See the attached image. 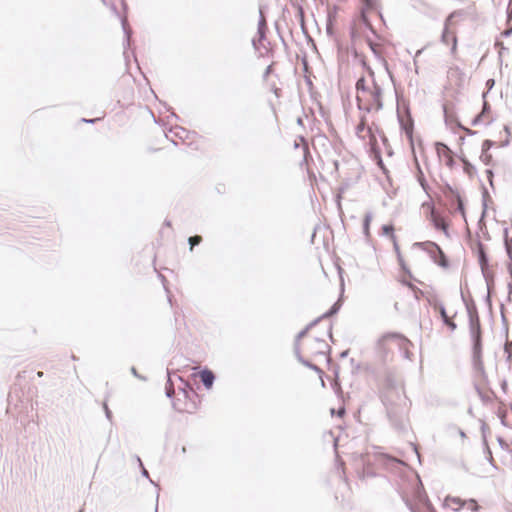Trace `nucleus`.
<instances>
[{
	"label": "nucleus",
	"mask_w": 512,
	"mask_h": 512,
	"mask_svg": "<svg viewBox=\"0 0 512 512\" xmlns=\"http://www.w3.org/2000/svg\"><path fill=\"white\" fill-rule=\"evenodd\" d=\"M462 301L465 304L469 320V333L472 342V366L482 381H487V374L482 360V328L477 306L472 298L466 299L464 293L461 292Z\"/></svg>",
	"instance_id": "f257e3e1"
},
{
	"label": "nucleus",
	"mask_w": 512,
	"mask_h": 512,
	"mask_svg": "<svg viewBox=\"0 0 512 512\" xmlns=\"http://www.w3.org/2000/svg\"><path fill=\"white\" fill-rule=\"evenodd\" d=\"M372 86V89L368 91L371 96V101L368 104L364 105L361 97L359 95L356 96L358 109L367 113L371 112L373 108L376 111H379L383 108V89L376 81H374Z\"/></svg>",
	"instance_id": "f03ea898"
},
{
	"label": "nucleus",
	"mask_w": 512,
	"mask_h": 512,
	"mask_svg": "<svg viewBox=\"0 0 512 512\" xmlns=\"http://www.w3.org/2000/svg\"><path fill=\"white\" fill-rule=\"evenodd\" d=\"M386 411L393 428L399 433L407 432L408 424L402 409L396 405H390L386 407Z\"/></svg>",
	"instance_id": "7ed1b4c3"
},
{
	"label": "nucleus",
	"mask_w": 512,
	"mask_h": 512,
	"mask_svg": "<svg viewBox=\"0 0 512 512\" xmlns=\"http://www.w3.org/2000/svg\"><path fill=\"white\" fill-rule=\"evenodd\" d=\"M417 246L429 245L431 247L428 253L435 264L442 268H448L450 263L449 259L441 249V247L434 242L416 243Z\"/></svg>",
	"instance_id": "20e7f679"
},
{
	"label": "nucleus",
	"mask_w": 512,
	"mask_h": 512,
	"mask_svg": "<svg viewBox=\"0 0 512 512\" xmlns=\"http://www.w3.org/2000/svg\"><path fill=\"white\" fill-rule=\"evenodd\" d=\"M390 339H397L400 341L399 345L402 347L404 345L410 344V341L403 335L396 333V332H390L384 334L381 338L378 339L376 344V349L378 353L381 355L383 360L386 359L387 350L385 347L386 341Z\"/></svg>",
	"instance_id": "39448f33"
},
{
	"label": "nucleus",
	"mask_w": 512,
	"mask_h": 512,
	"mask_svg": "<svg viewBox=\"0 0 512 512\" xmlns=\"http://www.w3.org/2000/svg\"><path fill=\"white\" fill-rule=\"evenodd\" d=\"M446 197L450 200L451 205L455 207V210L464 214L465 213V205L461 198L460 193L447 185Z\"/></svg>",
	"instance_id": "423d86ee"
},
{
	"label": "nucleus",
	"mask_w": 512,
	"mask_h": 512,
	"mask_svg": "<svg viewBox=\"0 0 512 512\" xmlns=\"http://www.w3.org/2000/svg\"><path fill=\"white\" fill-rule=\"evenodd\" d=\"M267 29L268 28H267V24H266L265 19L263 18V16H260V19L258 21V26H257L258 38L257 39L253 38L252 41H251L252 47L256 51L259 50L261 43L266 40Z\"/></svg>",
	"instance_id": "0eeeda50"
},
{
	"label": "nucleus",
	"mask_w": 512,
	"mask_h": 512,
	"mask_svg": "<svg viewBox=\"0 0 512 512\" xmlns=\"http://www.w3.org/2000/svg\"><path fill=\"white\" fill-rule=\"evenodd\" d=\"M430 221L435 229L442 230L448 236V224L443 216L435 210L430 213Z\"/></svg>",
	"instance_id": "6e6552de"
},
{
	"label": "nucleus",
	"mask_w": 512,
	"mask_h": 512,
	"mask_svg": "<svg viewBox=\"0 0 512 512\" xmlns=\"http://www.w3.org/2000/svg\"><path fill=\"white\" fill-rule=\"evenodd\" d=\"M199 377L203 386L208 390L212 388L216 379L214 372L207 367L200 371Z\"/></svg>",
	"instance_id": "1a4fd4ad"
},
{
	"label": "nucleus",
	"mask_w": 512,
	"mask_h": 512,
	"mask_svg": "<svg viewBox=\"0 0 512 512\" xmlns=\"http://www.w3.org/2000/svg\"><path fill=\"white\" fill-rule=\"evenodd\" d=\"M121 25H122V30H123V33H124V42H123V47H124V56L127 57L126 55V49L130 48L131 46V37H132V29L131 27L129 26L127 20L125 18H122L121 19Z\"/></svg>",
	"instance_id": "9d476101"
},
{
	"label": "nucleus",
	"mask_w": 512,
	"mask_h": 512,
	"mask_svg": "<svg viewBox=\"0 0 512 512\" xmlns=\"http://www.w3.org/2000/svg\"><path fill=\"white\" fill-rule=\"evenodd\" d=\"M435 308L438 309L443 324L451 331L456 330L457 324L448 317L445 306L442 303H438L435 305Z\"/></svg>",
	"instance_id": "9b49d317"
},
{
	"label": "nucleus",
	"mask_w": 512,
	"mask_h": 512,
	"mask_svg": "<svg viewBox=\"0 0 512 512\" xmlns=\"http://www.w3.org/2000/svg\"><path fill=\"white\" fill-rule=\"evenodd\" d=\"M399 107L397 108V115H398V120H399V123H400V126H401V129L405 132L406 136L410 139H412V134H413V120L411 119V117L409 116L407 120H404L402 118V116L400 115V112H399Z\"/></svg>",
	"instance_id": "f8f14e48"
},
{
	"label": "nucleus",
	"mask_w": 512,
	"mask_h": 512,
	"mask_svg": "<svg viewBox=\"0 0 512 512\" xmlns=\"http://www.w3.org/2000/svg\"><path fill=\"white\" fill-rule=\"evenodd\" d=\"M360 2L362 5L360 12H364V13L368 14L369 11L377 10L381 20L384 21L382 12L380 10H378L379 5H378L377 0H360Z\"/></svg>",
	"instance_id": "ddd939ff"
},
{
	"label": "nucleus",
	"mask_w": 512,
	"mask_h": 512,
	"mask_svg": "<svg viewBox=\"0 0 512 512\" xmlns=\"http://www.w3.org/2000/svg\"><path fill=\"white\" fill-rule=\"evenodd\" d=\"M176 374L175 372H172L169 368L167 369V382L165 384V395L166 397L172 399L175 395V388H174V379Z\"/></svg>",
	"instance_id": "4468645a"
},
{
	"label": "nucleus",
	"mask_w": 512,
	"mask_h": 512,
	"mask_svg": "<svg viewBox=\"0 0 512 512\" xmlns=\"http://www.w3.org/2000/svg\"><path fill=\"white\" fill-rule=\"evenodd\" d=\"M451 34L452 36V47H451V53H455L456 49H457V37L455 34H452L449 30V27L447 26H444L443 27V31L441 33V42L443 44H448L449 43V35Z\"/></svg>",
	"instance_id": "2eb2a0df"
},
{
	"label": "nucleus",
	"mask_w": 512,
	"mask_h": 512,
	"mask_svg": "<svg viewBox=\"0 0 512 512\" xmlns=\"http://www.w3.org/2000/svg\"><path fill=\"white\" fill-rule=\"evenodd\" d=\"M442 108L445 124L450 127L453 125L457 127V122H460L457 116L454 113L449 112L447 104H443Z\"/></svg>",
	"instance_id": "dca6fc26"
},
{
	"label": "nucleus",
	"mask_w": 512,
	"mask_h": 512,
	"mask_svg": "<svg viewBox=\"0 0 512 512\" xmlns=\"http://www.w3.org/2000/svg\"><path fill=\"white\" fill-rule=\"evenodd\" d=\"M361 461L363 463V469L358 472L359 478L364 480L366 478L376 477V473L371 469L369 463H366L364 455H361Z\"/></svg>",
	"instance_id": "f3484780"
},
{
	"label": "nucleus",
	"mask_w": 512,
	"mask_h": 512,
	"mask_svg": "<svg viewBox=\"0 0 512 512\" xmlns=\"http://www.w3.org/2000/svg\"><path fill=\"white\" fill-rule=\"evenodd\" d=\"M314 341L317 344V347L314 351L315 354H320V355L330 354L331 347L323 339L316 337L314 339Z\"/></svg>",
	"instance_id": "a211bd4d"
},
{
	"label": "nucleus",
	"mask_w": 512,
	"mask_h": 512,
	"mask_svg": "<svg viewBox=\"0 0 512 512\" xmlns=\"http://www.w3.org/2000/svg\"><path fill=\"white\" fill-rule=\"evenodd\" d=\"M175 378L181 382V384L178 386V390L181 391L186 398L189 397V392L195 394L193 388L190 386V384L185 381L181 376L174 374Z\"/></svg>",
	"instance_id": "6ab92c4d"
},
{
	"label": "nucleus",
	"mask_w": 512,
	"mask_h": 512,
	"mask_svg": "<svg viewBox=\"0 0 512 512\" xmlns=\"http://www.w3.org/2000/svg\"><path fill=\"white\" fill-rule=\"evenodd\" d=\"M378 459L383 465L387 467H394L395 465L400 464V461H398L396 458L384 453H380L378 455Z\"/></svg>",
	"instance_id": "aec40b11"
},
{
	"label": "nucleus",
	"mask_w": 512,
	"mask_h": 512,
	"mask_svg": "<svg viewBox=\"0 0 512 512\" xmlns=\"http://www.w3.org/2000/svg\"><path fill=\"white\" fill-rule=\"evenodd\" d=\"M373 219L372 212H366L363 218L362 229L366 238L370 237V225Z\"/></svg>",
	"instance_id": "412c9836"
},
{
	"label": "nucleus",
	"mask_w": 512,
	"mask_h": 512,
	"mask_svg": "<svg viewBox=\"0 0 512 512\" xmlns=\"http://www.w3.org/2000/svg\"><path fill=\"white\" fill-rule=\"evenodd\" d=\"M507 229L504 230V235H505V251H506V254L510 260V262H512V239H508L507 237ZM508 269L510 271V273H512V264L509 263L508 265Z\"/></svg>",
	"instance_id": "4be33fe9"
},
{
	"label": "nucleus",
	"mask_w": 512,
	"mask_h": 512,
	"mask_svg": "<svg viewBox=\"0 0 512 512\" xmlns=\"http://www.w3.org/2000/svg\"><path fill=\"white\" fill-rule=\"evenodd\" d=\"M477 258H478V263L480 265V268H481V271H482V274H483L485 280H489V278H488V276L486 274V270H487L488 265H489L488 254L479 255Z\"/></svg>",
	"instance_id": "5701e85b"
},
{
	"label": "nucleus",
	"mask_w": 512,
	"mask_h": 512,
	"mask_svg": "<svg viewBox=\"0 0 512 512\" xmlns=\"http://www.w3.org/2000/svg\"><path fill=\"white\" fill-rule=\"evenodd\" d=\"M464 172L471 178L476 174V167L466 157H461Z\"/></svg>",
	"instance_id": "b1692460"
},
{
	"label": "nucleus",
	"mask_w": 512,
	"mask_h": 512,
	"mask_svg": "<svg viewBox=\"0 0 512 512\" xmlns=\"http://www.w3.org/2000/svg\"><path fill=\"white\" fill-rule=\"evenodd\" d=\"M341 306H342L341 299H338L335 303L332 304V306L325 313L322 314V317L330 318V317L336 315L339 312Z\"/></svg>",
	"instance_id": "393cba45"
},
{
	"label": "nucleus",
	"mask_w": 512,
	"mask_h": 512,
	"mask_svg": "<svg viewBox=\"0 0 512 512\" xmlns=\"http://www.w3.org/2000/svg\"><path fill=\"white\" fill-rule=\"evenodd\" d=\"M359 21L361 24H363L368 30H370L374 35L376 34V30L374 29L367 13L360 12L359 14Z\"/></svg>",
	"instance_id": "a878e982"
},
{
	"label": "nucleus",
	"mask_w": 512,
	"mask_h": 512,
	"mask_svg": "<svg viewBox=\"0 0 512 512\" xmlns=\"http://www.w3.org/2000/svg\"><path fill=\"white\" fill-rule=\"evenodd\" d=\"M355 88L357 91V95H359L360 92H368L370 91V88L366 84V79L364 76L360 77L355 84Z\"/></svg>",
	"instance_id": "bb28decb"
},
{
	"label": "nucleus",
	"mask_w": 512,
	"mask_h": 512,
	"mask_svg": "<svg viewBox=\"0 0 512 512\" xmlns=\"http://www.w3.org/2000/svg\"><path fill=\"white\" fill-rule=\"evenodd\" d=\"M134 459L137 461L138 463V466L140 468V472H141V475L145 478H147L150 483H152L153 485H155L154 481L149 477V473L147 471V469L145 468L141 458L138 456V455H134Z\"/></svg>",
	"instance_id": "cd10ccee"
},
{
	"label": "nucleus",
	"mask_w": 512,
	"mask_h": 512,
	"mask_svg": "<svg viewBox=\"0 0 512 512\" xmlns=\"http://www.w3.org/2000/svg\"><path fill=\"white\" fill-rule=\"evenodd\" d=\"M463 15H464V11L463 10H455V11L451 12L446 17V19L444 21V26L449 27L452 24V21L454 20V18L463 16Z\"/></svg>",
	"instance_id": "c85d7f7f"
},
{
	"label": "nucleus",
	"mask_w": 512,
	"mask_h": 512,
	"mask_svg": "<svg viewBox=\"0 0 512 512\" xmlns=\"http://www.w3.org/2000/svg\"><path fill=\"white\" fill-rule=\"evenodd\" d=\"M503 349H504V353L506 354V362L508 364H511V362H512V341H509L508 339H506Z\"/></svg>",
	"instance_id": "c756f323"
},
{
	"label": "nucleus",
	"mask_w": 512,
	"mask_h": 512,
	"mask_svg": "<svg viewBox=\"0 0 512 512\" xmlns=\"http://www.w3.org/2000/svg\"><path fill=\"white\" fill-rule=\"evenodd\" d=\"M485 429H486V424H483L482 427H481V430H482V433H483V437H484V444H485V452L487 453V459L488 461L491 463V465L493 467L496 468V466L494 465V460L492 458V453H491V450L486 442V439H485Z\"/></svg>",
	"instance_id": "7c9ffc66"
},
{
	"label": "nucleus",
	"mask_w": 512,
	"mask_h": 512,
	"mask_svg": "<svg viewBox=\"0 0 512 512\" xmlns=\"http://www.w3.org/2000/svg\"><path fill=\"white\" fill-rule=\"evenodd\" d=\"M366 125H367V122H366V117L365 116H362L361 119H360V122L358 123V125L356 126V135L361 138V139H364V136H362V133L364 132V130L366 129Z\"/></svg>",
	"instance_id": "2f4dec72"
},
{
	"label": "nucleus",
	"mask_w": 512,
	"mask_h": 512,
	"mask_svg": "<svg viewBox=\"0 0 512 512\" xmlns=\"http://www.w3.org/2000/svg\"><path fill=\"white\" fill-rule=\"evenodd\" d=\"M487 283V295L484 298V302L487 305L489 310H492V296H491V286L492 282L490 280H486Z\"/></svg>",
	"instance_id": "473e14b6"
},
{
	"label": "nucleus",
	"mask_w": 512,
	"mask_h": 512,
	"mask_svg": "<svg viewBox=\"0 0 512 512\" xmlns=\"http://www.w3.org/2000/svg\"><path fill=\"white\" fill-rule=\"evenodd\" d=\"M203 238L201 235H193L188 238L189 250L193 251L194 246L199 245Z\"/></svg>",
	"instance_id": "72a5a7b5"
},
{
	"label": "nucleus",
	"mask_w": 512,
	"mask_h": 512,
	"mask_svg": "<svg viewBox=\"0 0 512 512\" xmlns=\"http://www.w3.org/2000/svg\"><path fill=\"white\" fill-rule=\"evenodd\" d=\"M488 92H484L482 94V97H483V105H482V110L480 113H478L479 115H482L483 117L487 114L490 113L491 111V106L490 104L488 103V101L486 100V95H487Z\"/></svg>",
	"instance_id": "f704fd0d"
},
{
	"label": "nucleus",
	"mask_w": 512,
	"mask_h": 512,
	"mask_svg": "<svg viewBox=\"0 0 512 512\" xmlns=\"http://www.w3.org/2000/svg\"><path fill=\"white\" fill-rule=\"evenodd\" d=\"M504 306L501 305V322H502V330L505 336V339H508V320L503 312Z\"/></svg>",
	"instance_id": "c9c22d12"
},
{
	"label": "nucleus",
	"mask_w": 512,
	"mask_h": 512,
	"mask_svg": "<svg viewBox=\"0 0 512 512\" xmlns=\"http://www.w3.org/2000/svg\"><path fill=\"white\" fill-rule=\"evenodd\" d=\"M397 260H398V263H399V266H400L402 272L405 273L406 275H408L409 277H412L411 271L408 268V266L406 265V263L402 257V254H399V257H397Z\"/></svg>",
	"instance_id": "e433bc0d"
},
{
	"label": "nucleus",
	"mask_w": 512,
	"mask_h": 512,
	"mask_svg": "<svg viewBox=\"0 0 512 512\" xmlns=\"http://www.w3.org/2000/svg\"><path fill=\"white\" fill-rule=\"evenodd\" d=\"M302 365H304L305 367L317 372L320 376L323 374V371L320 367H318L317 365H315L314 363H312L311 361L305 359L302 363Z\"/></svg>",
	"instance_id": "4c0bfd02"
},
{
	"label": "nucleus",
	"mask_w": 512,
	"mask_h": 512,
	"mask_svg": "<svg viewBox=\"0 0 512 512\" xmlns=\"http://www.w3.org/2000/svg\"><path fill=\"white\" fill-rule=\"evenodd\" d=\"M381 229H382L383 235L390 236L391 239H392V236H395L394 235V226L392 224H384Z\"/></svg>",
	"instance_id": "58836bf2"
},
{
	"label": "nucleus",
	"mask_w": 512,
	"mask_h": 512,
	"mask_svg": "<svg viewBox=\"0 0 512 512\" xmlns=\"http://www.w3.org/2000/svg\"><path fill=\"white\" fill-rule=\"evenodd\" d=\"M480 160L487 166L493 164V157L490 153H481Z\"/></svg>",
	"instance_id": "ea45409f"
},
{
	"label": "nucleus",
	"mask_w": 512,
	"mask_h": 512,
	"mask_svg": "<svg viewBox=\"0 0 512 512\" xmlns=\"http://www.w3.org/2000/svg\"><path fill=\"white\" fill-rule=\"evenodd\" d=\"M495 145V142L490 140V139H486L483 141L482 143V153H489V150L491 148H493Z\"/></svg>",
	"instance_id": "a19ab883"
},
{
	"label": "nucleus",
	"mask_w": 512,
	"mask_h": 512,
	"mask_svg": "<svg viewBox=\"0 0 512 512\" xmlns=\"http://www.w3.org/2000/svg\"><path fill=\"white\" fill-rule=\"evenodd\" d=\"M294 355L296 359L302 363L306 358H304L300 352V343H294L293 345Z\"/></svg>",
	"instance_id": "79ce46f5"
},
{
	"label": "nucleus",
	"mask_w": 512,
	"mask_h": 512,
	"mask_svg": "<svg viewBox=\"0 0 512 512\" xmlns=\"http://www.w3.org/2000/svg\"><path fill=\"white\" fill-rule=\"evenodd\" d=\"M435 146H436V150L438 153H441V152H444L447 154L451 153L450 148L443 142H436Z\"/></svg>",
	"instance_id": "37998d69"
},
{
	"label": "nucleus",
	"mask_w": 512,
	"mask_h": 512,
	"mask_svg": "<svg viewBox=\"0 0 512 512\" xmlns=\"http://www.w3.org/2000/svg\"><path fill=\"white\" fill-rule=\"evenodd\" d=\"M418 181H419L420 186L427 193L428 183L425 180L424 174H423V172L421 171L420 168H419V172H418Z\"/></svg>",
	"instance_id": "c03bdc74"
},
{
	"label": "nucleus",
	"mask_w": 512,
	"mask_h": 512,
	"mask_svg": "<svg viewBox=\"0 0 512 512\" xmlns=\"http://www.w3.org/2000/svg\"><path fill=\"white\" fill-rule=\"evenodd\" d=\"M102 407H103V410H104V413H105V417L107 418V420L112 422L113 415H112V411L108 407L107 399L103 402Z\"/></svg>",
	"instance_id": "a18cd8bd"
},
{
	"label": "nucleus",
	"mask_w": 512,
	"mask_h": 512,
	"mask_svg": "<svg viewBox=\"0 0 512 512\" xmlns=\"http://www.w3.org/2000/svg\"><path fill=\"white\" fill-rule=\"evenodd\" d=\"M457 128L463 130L468 136H473L477 134V131L463 126L460 122H457Z\"/></svg>",
	"instance_id": "49530a36"
},
{
	"label": "nucleus",
	"mask_w": 512,
	"mask_h": 512,
	"mask_svg": "<svg viewBox=\"0 0 512 512\" xmlns=\"http://www.w3.org/2000/svg\"><path fill=\"white\" fill-rule=\"evenodd\" d=\"M476 254L477 257L482 254H487L484 244L481 241L477 242L476 245Z\"/></svg>",
	"instance_id": "de8ad7c7"
},
{
	"label": "nucleus",
	"mask_w": 512,
	"mask_h": 512,
	"mask_svg": "<svg viewBox=\"0 0 512 512\" xmlns=\"http://www.w3.org/2000/svg\"><path fill=\"white\" fill-rule=\"evenodd\" d=\"M309 332V329L305 327L302 329L295 337L294 343H300V340L307 335Z\"/></svg>",
	"instance_id": "09e8293b"
},
{
	"label": "nucleus",
	"mask_w": 512,
	"mask_h": 512,
	"mask_svg": "<svg viewBox=\"0 0 512 512\" xmlns=\"http://www.w3.org/2000/svg\"><path fill=\"white\" fill-rule=\"evenodd\" d=\"M446 501H451L458 505L457 508H454V511H458L463 506L462 500L460 498L448 497Z\"/></svg>",
	"instance_id": "8fccbe9b"
},
{
	"label": "nucleus",
	"mask_w": 512,
	"mask_h": 512,
	"mask_svg": "<svg viewBox=\"0 0 512 512\" xmlns=\"http://www.w3.org/2000/svg\"><path fill=\"white\" fill-rule=\"evenodd\" d=\"M485 174H486V177L488 179V182L490 184V186L493 188L494 187V183H493V178H494V172L492 169H487L485 171Z\"/></svg>",
	"instance_id": "3c124183"
},
{
	"label": "nucleus",
	"mask_w": 512,
	"mask_h": 512,
	"mask_svg": "<svg viewBox=\"0 0 512 512\" xmlns=\"http://www.w3.org/2000/svg\"><path fill=\"white\" fill-rule=\"evenodd\" d=\"M367 43H368L371 51L374 53V55L379 56V52L377 50V45L371 39H367Z\"/></svg>",
	"instance_id": "603ef678"
},
{
	"label": "nucleus",
	"mask_w": 512,
	"mask_h": 512,
	"mask_svg": "<svg viewBox=\"0 0 512 512\" xmlns=\"http://www.w3.org/2000/svg\"><path fill=\"white\" fill-rule=\"evenodd\" d=\"M326 319L325 317L319 316L318 318L311 321L306 327L310 330L315 327L321 320Z\"/></svg>",
	"instance_id": "864d4df0"
},
{
	"label": "nucleus",
	"mask_w": 512,
	"mask_h": 512,
	"mask_svg": "<svg viewBox=\"0 0 512 512\" xmlns=\"http://www.w3.org/2000/svg\"><path fill=\"white\" fill-rule=\"evenodd\" d=\"M469 506H470V509L474 512H477L480 509V506L474 499L469 500Z\"/></svg>",
	"instance_id": "5fc2aeb1"
},
{
	"label": "nucleus",
	"mask_w": 512,
	"mask_h": 512,
	"mask_svg": "<svg viewBox=\"0 0 512 512\" xmlns=\"http://www.w3.org/2000/svg\"><path fill=\"white\" fill-rule=\"evenodd\" d=\"M483 120V116L482 115H479L477 114L471 121V125L472 126H477L479 125Z\"/></svg>",
	"instance_id": "6e6d98bb"
},
{
	"label": "nucleus",
	"mask_w": 512,
	"mask_h": 512,
	"mask_svg": "<svg viewBox=\"0 0 512 512\" xmlns=\"http://www.w3.org/2000/svg\"><path fill=\"white\" fill-rule=\"evenodd\" d=\"M392 241H393V248H394V250L396 252V255H397V257H399V254H401V252H400V248H399V245L397 243V240H396L395 236H392Z\"/></svg>",
	"instance_id": "4d7b16f0"
},
{
	"label": "nucleus",
	"mask_w": 512,
	"mask_h": 512,
	"mask_svg": "<svg viewBox=\"0 0 512 512\" xmlns=\"http://www.w3.org/2000/svg\"><path fill=\"white\" fill-rule=\"evenodd\" d=\"M488 196V190L487 188L482 185V197H483V207H484V210L486 209V197Z\"/></svg>",
	"instance_id": "13d9d810"
},
{
	"label": "nucleus",
	"mask_w": 512,
	"mask_h": 512,
	"mask_svg": "<svg viewBox=\"0 0 512 512\" xmlns=\"http://www.w3.org/2000/svg\"><path fill=\"white\" fill-rule=\"evenodd\" d=\"M338 273H339V277H340V288H341V292L344 291V279H343V269L341 267H338Z\"/></svg>",
	"instance_id": "bf43d9fd"
},
{
	"label": "nucleus",
	"mask_w": 512,
	"mask_h": 512,
	"mask_svg": "<svg viewBox=\"0 0 512 512\" xmlns=\"http://www.w3.org/2000/svg\"><path fill=\"white\" fill-rule=\"evenodd\" d=\"M273 71V65H268L263 73V78L267 79V77L272 73Z\"/></svg>",
	"instance_id": "052dcab7"
},
{
	"label": "nucleus",
	"mask_w": 512,
	"mask_h": 512,
	"mask_svg": "<svg viewBox=\"0 0 512 512\" xmlns=\"http://www.w3.org/2000/svg\"><path fill=\"white\" fill-rule=\"evenodd\" d=\"M130 370H131V373H132L135 377H137V378H139V379H141V380H146V378H145L144 376H142V375H140V374L138 373L137 369H136L134 366H132Z\"/></svg>",
	"instance_id": "680f3d73"
},
{
	"label": "nucleus",
	"mask_w": 512,
	"mask_h": 512,
	"mask_svg": "<svg viewBox=\"0 0 512 512\" xmlns=\"http://www.w3.org/2000/svg\"><path fill=\"white\" fill-rule=\"evenodd\" d=\"M501 35H502L503 37H509V36H511V35H512V26H510V27L506 28V29L501 33Z\"/></svg>",
	"instance_id": "e2e57ef3"
},
{
	"label": "nucleus",
	"mask_w": 512,
	"mask_h": 512,
	"mask_svg": "<svg viewBox=\"0 0 512 512\" xmlns=\"http://www.w3.org/2000/svg\"><path fill=\"white\" fill-rule=\"evenodd\" d=\"M367 73L368 75L371 77L372 79V84L374 83L375 80V73L373 71V69L371 67H367Z\"/></svg>",
	"instance_id": "0e129e2a"
},
{
	"label": "nucleus",
	"mask_w": 512,
	"mask_h": 512,
	"mask_svg": "<svg viewBox=\"0 0 512 512\" xmlns=\"http://www.w3.org/2000/svg\"><path fill=\"white\" fill-rule=\"evenodd\" d=\"M99 120V118H92V119H86V118H82L81 121L82 122H85V123H91V124H94L95 122H97Z\"/></svg>",
	"instance_id": "69168bd1"
},
{
	"label": "nucleus",
	"mask_w": 512,
	"mask_h": 512,
	"mask_svg": "<svg viewBox=\"0 0 512 512\" xmlns=\"http://www.w3.org/2000/svg\"><path fill=\"white\" fill-rule=\"evenodd\" d=\"M345 413H346V410H345V408H344V407H340V408L337 410V415H338L339 417L344 416V415H345Z\"/></svg>",
	"instance_id": "338daca9"
},
{
	"label": "nucleus",
	"mask_w": 512,
	"mask_h": 512,
	"mask_svg": "<svg viewBox=\"0 0 512 512\" xmlns=\"http://www.w3.org/2000/svg\"><path fill=\"white\" fill-rule=\"evenodd\" d=\"M507 18H508V21L512 20V7H510V6L507 9Z\"/></svg>",
	"instance_id": "774afa93"
}]
</instances>
